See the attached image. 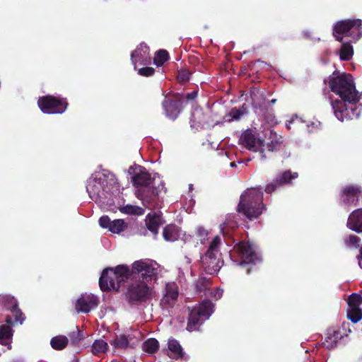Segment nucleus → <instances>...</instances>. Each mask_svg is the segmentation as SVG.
Listing matches in <instances>:
<instances>
[{
	"label": "nucleus",
	"instance_id": "obj_35",
	"mask_svg": "<svg viewBox=\"0 0 362 362\" xmlns=\"http://www.w3.org/2000/svg\"><path fill=\"white\" fill-rule=\"evenodd\" d=\"M169 59V54L165 49H160L156 52L153 62L157 66H162Z\"/></svg>",
	"mask_w": 362,
	"mask_h": 362
},
{
	"label": "nucleus",
	"instance_id": "obj_21",
	"mask_svg": "<svg viewBox=\"0 0 362 362\" xmlns=\"http://www.w3.org/2000/svg\"><path fill=\"white\" fill-rule=\"evenodd\" d=\"M146 222L147 228L153 234L156 239L158 234L159 227L164 223L161 216L156 214H148Z\"/></svg>",
	"mask_w": 362,
	"mask_h": 362
},
{
	"label": "nucleus",
	"instance_id": "obj_18",
	"mask_svg": "<svg viewBox=\"0 0 362 362\" xmlns=\"http://www.w3.org/2000/svg\"><path fill=\"white\" fill-rule=\"evenodd\" d=\"M131 59L134 64L135 69L137 63L142 65L150 64L151 57L149 53V47L146 45L141 44L137 49L132 52Z\"/></svg>",
	"mask_w": 362,
	"mask_h": 362
},
{
	"label": "nucleus",
	"instance_id": "obj_41",
	"mask_svg": "<svg viewBox=\"0 0 362 362\" xmlns=\"http://www.w3.org/2000/svg\"><path fill=\"white\" fill-rule=\"evenodd\" d=\"M221 243V239L220 236H218V235L215 236L213 238L212 241L211 242L209 247L206 252H211V253L212 252L218 253Z\"/></svg>",
	"mask_w": 362,
	"mask_h": 362
},
{
	"label": "nucleus",
	"instance_id": "obj_45",
	"mask_svg": "<svg viewBox=\"0 0 362 362\" xmlns=\"http://www.w3.org/2000/svg\"><path fill=\"white\" fill-rule=\"evenodd\" d=\"M198 92L197 90L192 91L191 93H187L185 96H180L179 93H177L178 98H181L182 100V103L185 100L187 101H194L197 97Z\"/></svg>",
	"mask_w": 362,
	"mask_h": 362
},
{
	"label": "nucleus",
	"instance_id": "obj_5",
	"mask_svg": "<svg viewBox=\"0 0 362 362\" xmlns=\"http://www.w3.org/2000/svg\"><path fill=\"white\" fill-rule=\"evenodd\" d=\"M332 35L338 42H342L344 37H351V42H357L362 37V20L355 18L338 21L333 26Z\"/></svg>",
	"mask_w": 362,
	"mask_h": 362
},
{
	"label": "nucleus",
	"instance_id": "obj_4",
	"mask_svg": "<svg viewBox=\"0 0 362 362\" xmlns=\"http://www.w3.org/2000/svg\"><path fill=\"white\" fill-rule=\"evenodd\" d=\"M148 264L153 269V274H150V279L145 280L144 276L134 277L132 282L129 285L126 293L127 299L130 305H138L142 303H145L151 298V290L147 286V283L151 281L157 277V269L153 267L151 263Z\"/></svg>",
	"mask_w": 362,
	"mask_h": 362
},
{
	"label": "nucleus",
	"instance_id": "obj_17",
	"mask_svg": "<svg viewBox=\"0 0 362 362\" xmlns=\"http://www.w3.org/2000/svg\"><path fill=\"white\" fill-rule=\"evenodd\" d=\"M182 100L177 98L176 100L165 99L162 103L166 117L171 119H175L181 112Z\"/></svg>",
	"mask_w": 362,
	"mask_h": 362
},
{
	"label": "nucleus",
	"instance_id": "obj_31",
	"mask_svg": "<svg viewBox=\"0 0 362 362\" xmlns=\"http://www.w3.org/2000/svg\"><path fill=\"white\" fill-rule=\"evenodd\" d=\"M209 115L202 110H196L192 115V121L199 126L204 127L209 124Z\"/></svg>",
	"mask_w": 362,
	"mask_h": 362
},
{
	"label": "nucleus",
	"instance_id": "obj_19",
	"mask_svg": "<svg viewBox=\"0 0 362 362\" xmlns=\"http://www.w3.org/2000/svg\"><path fill=\"white\" fill-rule=\"evenodd\" d=\"M178 288L174 284H167L165 293L161 299V304L165 307H173L178 297Z\"/></svg>",
	"mask_w": 362,
	"mask_h": 362
},
{
	"label": "nucleus",
	"instance_id": "obj_28",
	"mask_svg": "<svg viewBox=\"0 0 362 362\" xmlns=\"http://www.w3.org/2000/svg\"><path fill=\"white\" fill-rule=\"evenodd\" d=\"M69 339L64 335H57L50 340V345L52 349L57 351L63 350L68 345Z\"/></svg>",
	"mask_w": 362,
	"mask_h": 362
},
{
	"label": "nucleus",
	"instance_id": "obj_50",
	"mask_svg": "<svg viewBox=\"0 0 362 362\" xmlns=\"http://www.w3.org/2000/svg\"><path fill=\"white\" fill-rule=\"evenodd\" d=\"M258 93H259V90L256 88H252L250 89V97H251L253 103H255L257 100L256 97H257V95Z\"/></svg>",
	"mask_w": 362,
	"mask_h": 362
},
{
	"label": "nucleus",
	"instance_id": "obj_20",
	"mask_svg": "<svg viewBox=\"0 0 362 362\" xmlns=\"http://www.w3.org/2000/svg\"><path fill=\"white\" fill-rule=\"evenodd\" d=\"M347 227L356 233H362V209H357L349 215Z\"/></svg>",
	"mask_w": 362,
	"mask_h": 362
},
{
	"label": "nucleus",
	"instance_id": "obj_39",
	"mask_svg": "<svg viewBox=\"0 0 362 362\" xmlns=\"http://www.w3.org/2000/svg\"><path fill=\"white\" fill-rule=\"evenodd\" d=\"M345 245L351 248H358L360 245L361 238L355 235H350L344 240Z\"/></svg>",
	"mask_w": 362,
	"mask_h": 362
},
{
	"label": "nucleus",
	"instance_id": "obj_15",
	"mask_svg": "<svg viewBox=\"0 0 362 362\" xmlns=\"http://www.w3.org/2000/svg\"><path fill=\"white\" fill-rule=\"evenodd\" d=\"M159 191L156 187L148 185L145 187H141L136 189V196L142 201L143 204L146 207H150L158 197Z\"/></svg>",
	"mask_w": 362,
	"mask_h": 362
},
{
	"label": "nucleus",
	"instance_id": "obj_34",
	"mask_svg": "<svg viewBox=\"0 0 362 362\" xmlns=\"http://www.w3.org/2000/svg\"><path fill=\"white\" fill-rule=\"evenodd\" d=\"M347 318L353 323H356L362 319V310L360 308H349Z\"/></svg>",
	"mask_w": 362,
	"mask_h": 362
},
{
	"label": "nucleus",
	"instance_id": "obj_48",
	"mask_svg": "<svg viewBox=\"0 0 362 362\" xmlns=\"http://www.w3.org/2000/svg\"><path fill=\"white\" fill-rule=\"evenodd\" d=\"M244 113L245 112L240 109L233 108L230 112V115L232 120H238L244 115Z\"/></svg>",
	"mask_w": 362,
	"mask_h": 362
},
{
	"label": "nucleus",
	"instance_id": "obj_11",
	"mask_svg": "<svg viewBox=\"0 0 362 362\" xmlns=\"http://www.w3.org/2000/svg\"><path fill=\"white\" fill-rule=\"evenodd\" d=\"M106 181V176L103 175V177H95L88 182L86 190L92 200L98 202L106 197L107 189L104 186Z\"/></svg>",
	"mask_w": 362,
	"mask_h": 362
},
{
	"label": "nucleus",
	"instance_id": "obj_13",
	"mask_svg": "<svg viewBox=\"0 0 362 362\" xmlns=\"http://www.w3.org/2000/svg\"><path fill=\"white\" fill-rule=\"evenodd\" d=\"M298 176V173H291L290 170L280 173L272 182L266 186L265 192L267 194H271L277 188L291 183L292 180L297 178Z\"/></svg>",
	"mask_w": 362,
	"mask_h": 362
},
{
	"label": "nucleus",
	"instance_id": "obj_33",
	"mask_svg": "<svg viewBox=\"0 0 362 362\" xmlns=\"http://www.w3.org/2000/svg\"><path fill=\"white\" fill-rule=\"evenodd\" d=\"M159 347L158 341L154 338L146 340L143 344V349L148 354L156 353Z\"/></svg>",
	"mask_w": 362,
	"mask_h": 362
},
{
	"label": "nucleus",
	"instance_id": "obj_22",
	"mask_svg": "<svg viewBox=\"0 0 362 362\" xmlns=\"http://www.w3.org/2000/svg\"><path fill=\"white\" fill-rule=\"evenodd\" d=\"M180 228L175 224H168L163 230V237L165 241L175 242L180 238Z\"/></svg>",
	"mask_w": 362,
	"mask_h": 362
},
{
	"label": "nucleus",
	"instance_id": "obj_37",
	"mask_svg": "<svg viewBox=\"0 0 362 362\" xmlns=\"http://www.w3.org/2000/svg\"><path fill=\"white\" fill-rule=\"evenodd\" d=\"M347 303L349 308H360L362 304V296L358 293H353L348 297Z\"/></svg>",
	"mask_w": 362,
	"mask_h": 362
},
{
	"label": "nucleus",
	"instance_id": "obj_47",
	"mask_svg": "<svg viewBox=\"0 0 362 362\" xmlns=\"http://www.w3.org/2000/svg\"><path fill=\"white\" fill-rule=\"evenodd\" d=\"M208 230L203 226H199L196 230V235L202 241L208 236Z\"/></svg>",
	"mask_w": 362,
	"mask_h": 362
},
{
	"label": "nucleus",
	"instance_id": "obj_44",
	"mask_svg": "<svg viewBox=\"0 0 362 362\" xmlns=\"http://www.w3.org/2000/svg\"><path fill=\"white\" fill-rule=\"evenodd\" d=\"M156 72V70L153 67L150 66H146L143 67L139 69L138 74L140 76H145V77H149L153 76Z\"/></svg>",
	"mask_w": 362,
	"mask_h": 362
},
{
	"label": "nucleus",
	"instance_id": "obj_49",
	"mask_svg": "<svg viewBox=\"0 0 362 362\" xmlns=\"http://www.w3.org/2000/svg\"><path fill=\"white\" fill-rule=\"evenodd\" d=\"M279 142L277 141H272L267 144V148L269 152H274L277 150Z\"/></svg>",
	"mask_w": 362,
	"mask_h": 362
},
{
	"label": "nucleus",
	"instance_id": "obj_6",
	"mask_svg": "<svg viewBox=\"0 0 362 362\" xmlns=\"http://www.w3.org/2000/svg\"><path fill=\"white\" fill-rule=\"evenodd\" d=\"M233 252L242 259L239 264L246 269L247 274H250L254 267L262 261L259 255L250 241L238 242L235 245Z\"/></svg>",
	"mask_w": 362,
	"mask_h": 362
},
{
	"label": "nucleus",
	"instance_id": "obj_27",
	"mask_svg": "<svg viewBox=\"0 0 362 362\" xmlns=\"http://www.w3.org/2000/svg\"><path fill=\"white\" fill-rule=\"evenodd\" d=\"M10 325L0 326V344L2 345L9 344L12 339L13 331Z\"/></svg>",
	"mask_w": 362,
	"mask_h": 362
},
{
	"label": "nucleus",
	"instance_id": "obj_16",
	"mask_svg": "<svg viewBox=\"0 0 362 362\" xmlns=\"http://www.w3.org/2000/svg\"><path fill=\"white\" fill-rule=\"evenodd\" d=\"M97 296L93 294H83L78 298L75 308L78 313H88L98 305Z\"/></svg>",
	"mask_w": 362,
	"mask_h": 362
},
{
	"label": "nucleus",
	"instance_id": "obj_3",
	"mask_svg": "<svg viewBox=\"0 0 362 362\" xmlns=\"http://www.w3.org/2000/svg\"><path fill=\"white\" fill-rule=\"evenodd\" d=\"M261 189L252 188L241 194L237 211L250 221L257 219L266 209Z\"/></svg>",
	"mask_w": 362,
	"mask_h": 362
},
{
	"label": "nucleus",
	"instance_id": "obj_23",
	"mask_svg": "<svg viewBox=\"0 0 362 362\" xmlns=\"http://www.w3.org/2000/svg\"><path fill=\"white\" fill-rule=\"evenodd\" d=\"M9 311L12 314L13 319L10 315H7L5 318V322L8 325H13L14 324L18 323L22 325L23 322L25 320V315L19 308L18 305H16V307L10 310Z\"/></svg>",
	"mask_w": 362,
	"mask_h": 362
},
{
	"label": "nucleus",
	"instance_id": "obj_24",
	"mask_svg": "<svg viewBox=\"0 0 362 362\" xmlns=\"http://www.w3.org/2000/svg\"><path fill=\"white\" fill-rule=\"evenodd\" d=\"M168 349L170 351L168 356L172 358H182L185 356V353L180 343L173 338L170 339L168 341Z\"/></svg>",
	"mask_w": 362,
	"mask_h": 362
},
{
	"label": "nucleus",
	"instance_id": "obj_32",
	"mask_svg": "<svg viewBox=\"0 0 362 362\" xmlns=\"http://www.w3.org/2000/svg\"><path fill=\"white\" fill-rule=\"evenodd\" d=\"M107 349V343L103 339L95 340L92 345V352L97 356L105 353Z\"/></svg>",
	"mask_w": 362,
	"mask_h": 362
},
{
	"label": "nucleus",
	"instance_id": "obj_25",
	"mask_svg": "<svg viewBox=\"0 0 362 362\" xmlns=\"http://www.w3.org/2000/svg\"><path fill=\"white\" fill-rule=\"evenodd\" d=\"M340 42L341 43V49L339 53L340 59L342 61L350 60L354 55V48L352 43H356V42H351V40L345 42L343 40Z\"/></svg>",
	"mask_w": 362,
	"mask_h": 362
},
{
	"label": "nucleus",
	"instance_id": "obj_1",
	"mask_svg": "<svg viewBox=\"0 0 362 362\" xmlns=\"http://www.w3.org/2000/svg\"><path fill=\"white\" fill-rule=\"evenodd\" d=\"M329 87L333 93L341 98V100L332 101V107L337 118L341 121L358 118L361 109L352 105L358 103L360 97L356 90L352 76L334 71L328 78Z\"/></svg>",
	"mask_w": 362,
	"mask_h": 362
},
{
	"label": "nucleus",
	"instance_id": "obj_26",
	"mask_svg": "<svg viewBox=\"0 0 362 362\" xmlns=\"http://www.w3.org/2000/svg\"><path fill=\"white\" fill-rule=\"evenodd\" d=\"M341 337L342 335L339 330L329 329L325 338L327 348L329 349L335 347L338 341L341 339Z\"/></svg>",
	"mask_w": 362,
	"mask_h": 362
},
{
	"label": "nucleus",
	"instance_id": "obj_42",
	"mask_svg": "<svg viewBox=\"0 0 362 362\" xmlns=\"http://www.w3.org/2000/svg\"><path fill=\"white\" fill-rule=\"evenodd\" d=\"M191 74H192V72L190 71H189L187 69H181L178 71V74L177 76V81L180 83L183 84L189 80Z\"/></svg>",
	"mask_w": 362,
	"mask_h": 362
},
{
	"label": "nucleus",
	"instance_id": "obj_14",
	"mask_svg": "<svg viewBox=\"0 0 362 362\" xmlns=\"http://www.w3.org/2000/svg\"><path fill=\"white\" fill-rule=\"evenodd\" d=\"M202 265L205 272L209 274H216L222 266V262L217 257V253L206 252L201 257Z\"/></svg>",
	"mask_w": 362,
	"mask_h": 362
},
{
	"label": "nucleus",
	"instance_id": "obj_8",
	"mask_svg": "<svg viewBox=\"0 0 362 362\" xmlns=\"http://www.w3.org/2000/svg\"><path fill=\"white\" fill-rule=\"evenodd\" d=\"M66 98L47 95L40 97L37 105L45 114H62L68 107Z\"/></svg>",
	"mask_w": 362,
	"mask_h": 362
},
{
	"label": "nucleus",
	"instance_id": "obj_53",
	"mask_svg": "<svg viewBox=\"0 0 362 362\" xmlns=\"http://www.w3.org/2000/svg\"><path fill=\"white\" fill-rule=\"evenodd\" d=\"M111 362H119L117 360H112Z\"/></svg>",
	"mask_w": 362,
	"mask_h": 362
},
{
	"label": "nucleus",
	"instance_id": "obj_2",
	"mask_svg": "<svg viewBox=\"0 0 362 362\" xmlns=\"http://www.w3.org/2000/svg\"><path fill=\"white\" fill-rule=\"evenodd\" d=\"M153 271L148 262L144 260L134 262L131 269L124 264H119L115 269L108 267L103 271L99 279V285L103 291L112 289L118 291L121 284L128 279L141 276H144L145 280L150 279V274H153Z\"/></svg>",
	"mask_w": 362,
	"mask_h": 362
},
{
	"label": "nucleus",
	"instance_id": "obj_7",
	"mask_svg": "<svg viewBox=\"0 0 362 362\" xmlns=\"http://www.w3.org/2000/svg\"><path fill=\"white\" fill-rule=\"evenodd\" d=\"M214 304L209 300L202 301L192 309L188 308L189 311L187 329L189 332L199 330L200 325L207 320L213 313Z\"/></svg>",
	"mask_w": 362,
	"mask_h": 362
},
{
	"label": "nucleus",
	"instance_id": "obj_29",
	"mask_svg": "<svg viewBox=\"0 0 362 362\" xmlns=\"http://www.w3.org/2000/svg\"><path fill=\"white\" fill-rule=\"evenodd\" d=\"M0 303L4 308L9 311L16 307L18 302L14 296L10 294H1L0 295Z\"/></svg>",
	"mask_w": 362,
	"mask_h": 362
},
{
	"label": "nucleus",
	"instance_id": "obj_9",
	"mask_svg": "<svg viewBox=\"0 0 362 362\" xmlns=\"http://www.w3.org/2000/svg\"><path fill=\"white\" fill-rule=\"evenodd\" d=\"M240 143L248 150L255 152L259 151V156L262 160H265L267 157L264 153V141L260 139H257L254 132L248 129L245 130L241 135L240 139Z\"/></svg>",
	"mask_w": 362,
	"mask_h": 362
},
{
	"label": "nucleus",
	"instance_id": "obj_10",
	"mask_svg": "<svg viewBox=\"0 0 362 362\" xmlns=\"http://www.w3.org/2000/svg\"><path fill=\"white\" fill-rule=\"evenodd\" d=\"M339 194L342 203L347 206H358L360 200L362 199V190L358 185L343 186Z\"/></svg>",
	"mask_w": 362,
	"mask_h": 362
},
{
	"label": "nucleus",
	"instance_id": "obj_36",
	"mask_svg": "<svg viewBox=\"0 0 362 362\" xmlns=\"http://www.w3.org/2000/svg\"><path fill=\"white\" fill-rule=\"evenodd\" d=\"M127 228V224L123 219H115L112 221L110 231L113 233H119Z\"/></svg>",
	"mask_w": 362,
	"mask_h": 362
},
{
	"label": "nucleus",
	"instance_id": "obj_12",
	"mask_svg": "<svg viewBox=\"0 0 362 362\" xmlns=\"http://www.w3.org/2000/svg\"><path fill=\"white\" fill-rule=\"evenodd\" d=\"M128 172L132 175L133 185L137 189L151 185V175L144 167L141 165H136L134 168L130 167Z\"/></svg>",
	"mask_w": 362,
	"mask_h": 362
},
{
	"label": "nucleus",
	"instance_id": "obj_40",
	"mask_svg": "<svg viewBox=\"0 0 362 362\" xmlns=\"http://www.w3.org/2000/svg\"><path fill=\"white\" fill-rule=\"evenodd\" d=\"M69 337L70 339L71 344L73 346L78 345L81 340L83 335L81 330L76 327V329L71 332L69 334Z\"/></svg>",
	"mask_w": 362,
	"mask_h": 362
},
{
	"label": "nucleus",
	"instance_id": "obj_51",
	"mask_svg": "<svg viewBox=\"0 0 362 362\" xmlns=\"http://www.w3.org/2000/svg\"><path fill=\"white\" fill-rule=\"evenodd\" d=\"M358 259H359V261H358L359 265L362 268V247L360 249V255H359Z\"/></svg>",
	"mask_w": 362,
	"mask_h": 362
},
{
	"label": "nucleus",
	"instance_id": "obj_46",
	"mask_svg": "<svg viewBox=\"0 0 362 362\" xmlns=\"http://www.w3.org/2000/svg\"><path fill=\"white\" fill-rule=\"evenodd\" d=\"M112 221L108 216H103L99 219V224L103 228H108L111 226Z\"/></svg>",
	"mask_w": 362,
	"mask_h": 362
},
{
	"label": "nucleus",
	"instance_id": "obj_30",
	"mask_svg": "<svg viewBox=\"0 0 362 362\" xmlns=\"http://www.w3.org/2000/svg\"><path fill=\"white\" fill-rule=\"evenodd\" d=\"M110 344L117 349H127L129 344V338L125 334L117 336L115 339L111 340Z\"/></svg>",
	"mask_w": 362,
	"mask_h": 362
},
{
	"label": "nucleus",
	"instance_id": "obj_38",
	"mask_svg": "<svg viewBox=\"0 0 362 362\" xmlns=\"http://www.w3.org/2000/svg\"><path fill=\"white\" fill-rule=\"evenodd\" d=\"M211 281L206 277H200L196 283V291L199 293L204 292L209 289Z\"/></svg>",
	"mask_w": 362,
	"mask_h": 362
},
{
	"label": "nucleus",
	"instance_id": "obj_52",
	"mask_svg": "<svg viewBox=\"0 0 362 362\" xmlns=\"http://www.w3.org/2000/svg\"><path fill=\"white\" fill-rule=\"evenodd\" d=\"M230 166H231L232 168H234V167H236V166H237V164H236V163H235V162H231V163H230Z\"/></svg>",
	"mask_w": 362,
	"mask_h": 362
},
{
	"label": "nucleus",
	"instance_id": "obj_43",
	"mask_svg": "<svg viewBox=\"0 0 362 362\" xmlns=\"http://www.w3.org/2000/svg\"><path fill=\"white\" fill-rule=\"evenodd\" d=\"M139 210H141L140 207L132 205H127L119 209L122 213L127 214H139L138 211Z\"/></svg>",
	"mask_w": 362,
	"mask_h": 362
}]
</instances>
